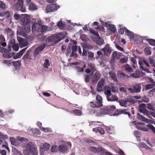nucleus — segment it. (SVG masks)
<instances>
[{"mask_svg": "<svg viewBox=\"0 0 155 155\" xmlns=\"http://www.w3.org/2000/svg\"><path fill=\"white\" fill-rule=\"evenodd\" d=\"M24 17L21 19L22 24L24 25V29L21 30L20 34L24 37L27 35V33L30 31V26L28 24L30 22V18L28 15L25 14Z\"/></svg>", "mask_w": 155, "mask_h": 155, "instance_id": "1", "label": "nucleus"}, {"mask_svg": "<svg viewBox=\"0 0 155 155\" xmlns=\"http://www.w3.org/2000/svg\"><path fill=\"white\" fill-rule=\"evenodd\" d=\"M66 36V33L64 32H62L48 37L46 40L45 41L47 43H57L65 38Z\"/></svg>", "mask_w": 155, "mask_h": 155, "instance_id": "2", "label": "nucleus"}, {"mask_svg": "<svg viewBox=\"0 0 155 155\" xmlns=\"http://www.w3.org/2000/svg\"><path fill=\"white\" fill-rule=\"evenodd\" d=\"M24 155H37L38 151L35 146L32 142H29L25 146V149L23 151Z\"/></svg>", "mask_w": 155, "mask_h": 155, "instance_id": "3", "label": "nucleus"}, {"mask_svg": "<svg viewBox=\"0 0 155 155\" xmlns=\"http://www.w3.org/2000/svg\"><path fill=\"white\" fill-rule=\"evenodd\" d=\"M48 28L46 25H41L37 23H34L32 25V32L37 31L38 32L40 31L42 33H44L47 31Z\"/></svg>", "mask_w": 155, "mask_h": 155, "instance_id": "4", "label": "nucleus"}, {"mask_svg": "<svg viewBox=\"0 0 155 155\" xmlns=\"http://www.w3.org/2000/svg\"><path fill=\"white\" fill-rule=\"evenodd\" d=\"M105 79L101 78L98 82L97 85V90L98 92H101L104 91L105 87Z\"/></svg>", "mask_w": 155, "mask_h": 155, "instance_id": "5", "label": "nucleus"}, {"mask_svg": "<svg viewBox=\"0 0 155 155\" xmlns=\"http://www.w3.org/2000/svg\"><path fill=\"white\" fill-rule=\"evenodd\" d=\"M139 64L140 65V67L141 70L143 71H146L147 72H149V69L145 67V66L148 67H150V65L148 61L145 60H144L143 61H140L139 62Z\"/></svg>", "mask_w": 155, "mask_h": 155, "instance_id": "6", "label": "nucleus"}, {"mask_svg": "<svg viewBox=\"0 0 155 155\" xmlns=\"http://www.w3.org/2000/svg\"><path fill=\"white\" fill-rule=\"evenodd\" d=\"M141 89L140 84H136L133 86V88H129L128 90L132 93H139Z\"/></svg>", "mask_w": 155, "mask_h": 155, "instance_id": "7", "label": "nucleus"}, {"mask_svg": "<svg viewBox=\"0 0 155 155\" xmlns=\"http://www.w3.org/2000/svg\"><path fill=\"white\" fill-rule=\"evenodd\" d=\"M12 48V46L10 41L8 46V49L7 52H5L3 54V56L4 57L9 58L12 57L13 55L12 54L9 53V51H11Z\"/></svg>", "mask_w": 155, "mask_h": 155, "instance_id": "8", "label": "nucleus"}, {"mask_svg": "<svg viewBox=\"0 0 155 155\" xmlns=\"http://www.w3.org/2000/svg\"><path fill=\"white\" fill-rule=\"evenodd\" d=\"M101 51L104 52V55L107 56L110 55L111 52L110 47L108 44L106 45L104 48L101 49Z\"/></svg>", "mask_w": 155, "mask_h": 155, "instance_id": "9", "label": "nucleus"}, {"mask_svg": "<svg viewBox=\"0 0 155 155\" xmlns=\"http://www.w3.org/2000/svg\"><path fill=\"white\" fill-rule=\"evenodd\" d=\"M101 77V74L98 72H96L93 74L91 78V80L92 82H97Z\"/></svg>", "mask_w": 155, "mask_h": 155, "instance_id": "10", "label": "nucleus"}, {"mask_svg": "<svg viewBox=\"0 0 155 155\" xmlns=\"http://www.w3.org/2000/svg\"><path fill=\"white\" fill-rule=\"evenodd\" d=\"M56 5L55 4H51L48 5L46 8V11L48 12H53L57 10Z\"/></svg>", "mask_w": 155, "mask_h": 155, "instance_id": "11", "label": "nucleus"}, {"mask_svg": "<svg viewBox=\"0 0 155 155\" xmlns=\"http://www.w3.org/2000/svg\"><path fill=\"white\" fill-rule=\"evenodd\" d=\"M45 44H44L42 45L39 46L34 51V54L36 55L39 54V52L42 51L45 46Z\"/></svg>", "mask_w": 155, "mask_h": 155, "instance_id": "12", "label": "nucleus"}, {"mask_svg": "<svg viewBox=\"0 0 155 155\" xmlns=\"http://www.w3.org/2000/svg\"><path fill=\"white\" fill-rule=\"evenodd\" d=\"M27 49V48H26L21 50L18 53L15 55L13 57V58L15 59L20 58Z\"/></svg>", "mask_w": 155, "mask_h": 155, "instance_id": "13", "label": "nucleus"}, {"mask_svg": "<svg viewBox=\"0 0 155 155\" xmlns=\"http://www.w3.org/2000/svg\"><path fill=\"white\" fill-rule=\"evenodd\" d=\"M91 113V114H95V116L97 117H100L102 114L101 112V111L99 109H92L90 111Z\"/></svg>", "mask_w": 155, "mask_h": 155, "instance_id": "14", "label": "nucleus"}, {"mask_svg": "<svg viewBox=\"0 0 155 155\" xmlns=\"http://www.w3.org/2000/svg\"><path fill=\"white\" fill-rule=\"evenodd\" d=\"M131 102V101L129 99H127V100L121 99L119 101V103L120 106L124 107H126L125 105L127 102Z\"/></svg>", "mask_w": 155, "mask_h": 155, "instance_id": "15", "label": "nucleus"}, {"mask_svg": "<svg viewBox=\"0 0 155 155\" xmlns=\"http://www.w3.org/2000/svg\"><path fill=\"white\" fill-rule=\"evenodd\" d=\"M90 106L92 108H100L102 106L100 104V103H98L97 102H91L89 103Z\"/></svg>", "mask_w": 155, "mask_h": 155, "instance_id": "16", "label": "nucleus"}, {"mask_svg": "<svg viewBox=\"0 0 155 155\" xmlns=\"http://www.w3.org/2000/svg\"><path fill=\"white\" fill-rule=\"evenodd\" d=\"M137 117L138 119L140 120L145 122L147 123H148L149 122V120L145 118L144 117L141 115L140 114H137Z\"/></svg>", "mask_w": 155, "mask_h": 155, "instance_id": "17", "label": "nucleus"}, {"mask_svg": "<svg viewBox=\"0 0 155 155\" xmlns=\"http://www.w3.org/2000/svg\"><path fill=\"white\" fill-rule=\"evenodd\" d=\"M99 110L101 111L102 114H109L110 113V110L108 107L100 108Z\"/></svg>", "mask_w": 155, "mask_h": 155, "instance_id": "18", "label": "nucleus"}, {"mask_svg": "<svg viewBox=\"0 0 155 155\" xmlns=\"http://www.w3.org/2000/svg\"><path fill=\"white\" fill-rule=\"evenodd\" d=\"M29 4V9L31 11H34L38 9L37 6L34 3L31 2Z\"/></svg>", "mask_w": 155, "mask_h": 155, "instance_id": "19", "label": "nucleus"}, {"mask_svg": "<svg viewBox=\"0 0 155 155\" xmlns=\"http://www.w3.org/2000/svg\"><path fill=\"white\" fill-rule=\"evenodd\" d=\"M10 42L12 46V48L13 50L15 51H18L19 47L18 45L15 43V41L14 40H12L10 41Z\"/></svg>", "mask_w": 155, "mask_h": 155, "instance_id": "20", "label": "nucleus"}, {"mask_svg": "<svg viewBox=\"0 0 155 155\" xmlns=\"http://www.w3.org/2000/svg\"><path fill=\"white\" fill-rule=\"evenodd\" d=\"M146 106L144 104H143L140 105L139 107V112L140 113H143L147 110L146 109Z\"/></svg>", "mask_w": 155, "mask_h": 155, "instance_id": "21", "label": "nucleus"}, {"mask_svg": "<svg viewBox=\"0 0 155 155\" xmlns=\"http://www.w3.org/2000/svg\"><path fill=\"white\" fill-rule=\"evenodd\" d=\"M68 147L67 146L64 145H60L58 147V149L59 151L62 152L66 151Z\"/></svg>", "mask_w": 155, "mask_h": 155, "instance_id": "22", "label": "nucleus"}, {"mask_svg": "<svg viewBox=\"0 0 155 155\" xmlns=\"http://www.w3.org/2000/svg\"><path fill=\"white\" fill-rule=\"evenodd\" d=\"M105 24H107V27H109V29L112 32L114 33L116 31V29L115 26L113 25H110L108 24L106 22H105Z\"/></svg>", "mask_w": 155, "mask_h": 155, "instance_id": "23", "label": "nucleus"}, {"mask_svg": "<svg viewBox=\"0 0 155 155\" xmlns=\"http://www.w3.org/2000/svg\"><path fill=\"white\" fill-rule=\"evenodd\" d=\"M71 113L76 116H80L81 114V111L78 109H75L71 111Z\"/></svg>", "mask_w": 155, "mask_h": 155, "instance_id": "24", "label": "nucleus"}, {"mask_svg": "<svg viewBox=\"0 0 155 155\" xmlns=\"http://www.w3.org/2000/svg\"><path fill=\"white\" fill-rule=\"evenodd\" d=\"M153 80L151 79V81L153 83V84H149L146 85L145 86V90H148L152 88H153V85H155V82H153Z\"/></svg>", "mask_w": 155, "mask_h": 155, "instance_id": "25", "label": "nucleus"}, {"mask_svg": "<svg viewBox=\"0 0 155 155\" xmlns=\"http://www.w3.org/2000/svg\"><path fill=\"white\" fill-rule=\"evenodd\" d=\"M107 100L108 101H117L118 98L116 95H112L111 97H108Z\"/></svg>", "mask_w": 155, "mask_h": 155, "instance_id": "26", "label": "nucleus"}, {"mask_svg": "<svg viewBox=\"0 0 155 155\" xmlns=\"http://www.w3.org/2000/svg\"><path fill=\"white\" fill-rule=\"evenodd\" d=\"M23 3H22V4L20 5V6H19V7H18V8H17L16 6H13L17 10H18L20 8V10L22 12H25V10L26 8H25V6L23 5Z\"/></svg>", "mask_w": 155, "mask_h": 155, "instance_id": "27", "label": "nucleus"}, {"mask_svg": "<svg viewBox=\"0 0 155 155\" xmlns=\"http://www.w3.org/2000/svg\"><path fill=\"white\" fill-rule=\"evenodd\" d=\"M50 145L47 143H45L43 144V147L41 148L42 150H47L49 148Z\"/></svg>", "mask_w": 155, "mask_h": 155, "instance_id": "28", "label": "nucleus"}, {"mask_svg": "<svg viewBox=\"0 0 155 155\" xmlns=\"http://www.w3.org/2000/svg\"><path fill=\"white\" fill-rule=\"evenodd\" d=\"M5 33L9 36H12L14 34L13 31L9 28H7L5 29Z\"/></svg>", "mask_w": 155, "mask_h": 155, "instance_id": "29", "label": "nucleus"}, {"mask_svg": "<svg viewBox=\"0 0 155 155\" xmlns=\"http://www.w3.org/2000/svg\"><path fill=\"white\" fill-rule=\"evenodd\" d=\"M124 28L125 29V34L126 35L130 37H134L133 33L130 31L126 28Z\"/></svg>", "mask_w": 155, "mask_h": 155, "instance_id": "30", "label": "nucleus"}, {"mask_svg": "<svg viewBox=\"0 0 155 155\" xmlns=\"http://www.w3.org/2000/svg\"><path fill=\"white\" fill-rule=\"evenodd\" d=\"M10 140L11 143V144L14 145L18 146L19 144L16 140L13 137H10Z\"/></svg>", "mask_w": 155, "mask_h": 155, "instance_id": "31", "label": "nucleus"}, {"mask_svg": "<svg viewBox=\"0 0 155 155\" xmlns=\"http://www.w3.org/2000/svg\"><path fill=\"white\" fill-rule=\"evenodd\" d=\"M110 77L112 79L115 81H117V79L116 77V74L113 72L110 71L109 73Z\"/></svg>", "mask_w": 155, "mask_h": 155, "instance_id": "32", "label": "nucleus"}, {"mask_svg": "<svg viewBox=\"0 0 155 155\" xmlns=\"http://www.w3.org/2000/svg\"><path fill=\"white\" fill-rule=\"evenodd\" d=\"M50 62L49 60L48 59L45 60L43 66L45 68H48L50 65Z\"/></svg>", "mask_w": 155, "mask_h": 155, "instance_id": "33", "label": "nucleus"}, {"mask_svg": "<svg viewBox=\"0 0 155 155\" xmlns=\"http://www.w3.org/2000/svg\"><path fill=\"white\" fill-rule=\"evenodd\" d=\"M89 68L90 69L92 72L96 71L95 65L91 63L88 64Z\"/></svg>", "mask_w": 155, "mask_h": 155, "instance_id": "34", "label": "nucleus"}, {"mask_svg": "<svg viewBox=\"0 0 155 155\" xmlns=\"http://www.w3.org/2000/svg\"><path fill=\"white\" fill-rule=\"evenodd\" d=\"M38 39L41 41H44L46 39V36L43 34H39L37 36Z\"/></svg>", "mask_w": 155, "mask_h": 155, "instance_id": "35", "label": "nucleus"}, {"mask_svg": "<svg viewBox=\"0 0 155 155\" xmlns=\"http://www.w3.org/2000/svg\"><path fill=\"white\" fill-rule=\"evenodd\" d=\"M147 108L150 110L153 111L155 110V107L153 104L149 103L147 105Z\"/></svg>", "mask_w": 155, "mask_h": 155, "instance_id": "36", "label": "nucleus"}, {"mask_svg": "<svg viewBox=\"0 0 155 155\" xmlns=\"http://www.w3.org/2000/svg\"><path fill=\"white\" fill-rule=\"evenodd\" d=\"M125 69L126 71L128 72H132L133 71V70L131 66H130L129 65L127 64L125 65Z\"/></svg>", "mask_w": 155, "mask_h": 155, "instance_id": "37", "label": "nucleus"}, {"mask_svg": "<svg viewBox=\"0 0 155 155\" xmlns=\"http://www.w3.org/2000/svg\"><path fill=\"white\" fill-rule=\"evenodd\" d=\"M118 74L120 78H127L128 77V76L124 74L121 71H119L118 72Z\"/></svg>", "mask_w": 155, "mask_h": 155, "instance_id": "38", "label": "nucleus"}, {"mask_svg": "<svg viewBox=\"0 0 155 155\" xmlns=\"http://www.w3.org/2000/svg\"><path fill=\"white\" fill-rule=\"evenodd\" d=\"M96 98L97 101L98 102H97L98 103H100L101 104H100L102 106V99L101 97L99 95H97L96 96Z\"/></svg>", "mask_w": 155, "mask_h": 155, "instance_id": "39", "label": "nucleus"}, {"mask_svg": "<svg viewBox=\"0 0 155 155\" xmlns=\"http://www.w3.org/2000/svg\"><path fill=\"white\" fill-rule=\"evenodd\" d=\"M147 41L150 45L155 46V40L152 39H147Z\"/></svg>", "mask_w": 155, "mask_h": 155, "instance_id": "40", "label": "nucleus"}, {"mask_svg": "<svg viewBox=\"0 0 155 155\" xmlns=\"http://www.w3.org/2000/svg\"><path fill=\"white\" fill-rule=\"evenodd\" d=\"M151 111H149L148 110H145V111L144 112V113H143V114L146 115L149 118L152 119V117H151Z\"/></svg>", "mask_w": 155, "mask_h": 155, "instance_id": "41", "label": "nucleus"}, {"mask_svg": "<svg viewBox=\"0 0 155 155\" xmlns=\"http://www.w3.org/2000/svg\"><path fill=\"white\" fill-rule=\"evenodd\" d=\"M105 152V150L101 147H99L97 148V153H104Z\"/></svg>", "mask_w": 155, "mask_h": 155, "instance_id": "42", "label": "nucleus"}, {"mask_svg": "<svg viewBox=\"0 0 155 155\" xmlns=\"http://www.w3.org/2000/svg\"><path fill=\"white\" fill-rule=\"evenodd\" d=\"M3 16H5L7 18H8L11 16L9 12H3Z\"/></svg>", "mask_w": 155, "mask_h": 155, "instance_id": "43", "label": "nucleus"}, {"mask_svg": "<svg viewBox=\"0 0 155 155\" xmlns=\"http://www.w3.org/2000/svg\"><path fill=\"white\" fill-rule=\"evenodd\" d=\"M144 52L145 54L147 55H150L151 53V51L149 48H145Z\"/></svg>", "mask_w": 155, "mask_h": 155, "instance_id": "44", "label": "nucleus"}, {"mask_svg": "<svg viewBox=\"0 0 155 155\" xmlns=\"http://www.w3.org/2000/svg\"><path fill=\"white\" fill-rule=\"evenodd\" d=\"M12 64L15 66H19L21 65V61L18 60L16 61H14L12 62Z\"/></svg>", "mask_w": 155, "mask_h": 155, "instance_id": "45", "label": "nucleus"}, {"mask_svg": "<svg viewBox=\"0 0 155 155\" xmlns=\"http://www.w3.org/2000/svg\"><path fill=\"white\" fill-rule=\"evenodd\" d=\"M57 25L60 29H62L65 27V24L61 21L58 22Z\"/></svg>", "mask_w": 155, "mask_h": 155, "instance_id": "46", "label": "nucleus"}, {"mask_svg": "<svg viewBox=\"0 0 155 155\" xmlns=\"http://www.w3.org/2000/svg\"><path fill=\"white\" fill-rule=\"evenodd\" d=\"M90 31L91 33L93 34L94 35L98 37H100L98 32L97 31H96L93 29H91L90 30Z\"/></svg>", "mask_w": 155, "mask_h": 155, "instance_id": "47", "label": "nucleus"}, {"mask_svg": "<svg viewBox=\"0 0 155 155\" xmlns=\"http://www.w3.org/2000/svg\"><path fill=\"white\" fill-rule=\"evenodd\" d=\"M98 38H99L97 39L96 40V44L97 45H101L103 44L104 40L101 39L100 37Z\"/></svg>", "mask_w": 155, "mask_h": 155, "instance_id": "48", "label": "nucleus"}, {"mask_svg": "<svg viewBox=\"0 0 155 155\" xmlns=\"http://www.w3.org/2000/svg\"><path fill=\"white\" fill-rule=\"evenodd\" d=\"M17 140L21 142H28V141L27 139H25L24 137H19L18 138Z\"/></svg>", "mask_w": 155, "mask_h": 155, "instance_id": "49", "label": "nucleus"}, {"mask_svg": "<svg viewBox=\"0 0 155 155\" xmlns=\"http://www.w3.org/2000/svg\"><path fill=\"white\" fill-rule=\"evenodd\" d=\"M105 93L107 96V98L108 97H110L111 95V91L110 90L108 89L105 91Z\"/></svg>", "mask_w": 155, "mask_h": 155, "instance_id": "50", "label": "nucleus"}, {"mask_svg": "<svg viewBox=\"0 0 155 155\" xmlns=\"http://www.w3.org/2000/svg\"><path fill=\"white\" fill-rule=\"evenodd\" d=\"M149 60L150 64H151L152 66H153L154 64H155V60L153 59V58H152L151 57H149Z\"/></svg>", "mask_w": 155, "mask_h": 155, "instance_id": "51", "label": "nucleus"}, {"mask_svg": "<svg viewBox=\"0 0 155 155\" xmlns=\"http://www.w3.org/2000/svg\"><path fill=\"white\" fill-rule=\"evenodd\" d=\"M86 142L87 143L91 144H94L96 143V142L91 139H87L86 140Z\"/></svg>", "mask_w": 155, "mask_h": 155, "instance_id": "52", "label": "nucleus"}, {"mask_svg": "<svg viewBox=\"0 0 155 155\" xmlns=\"http://www.w3.org/2000/svg\"><path fill=\"white\" fill-rule=\"evenodd\" d=\"M122 111L121 110L117 109L115 111L114 114L115 115H118L119 114H122Z\"/></svg>", "mask_w": 155, "mask_h": 155, "instance_id": "53", "label": "nucleus"}, {"mask_svg": "<svg viewBox=\"0 0 155 155\" xmlns=\"http://www.w3.org/2000/svg\"><path fill=\"white\" fill-rule=\"evenodd\" d=\"M148 127L152 130V131L155 134V127L151 124H149L148 125Z\"/></svg>", "mask_w": 155, "mask_h": 155, "instance_id": "54", "label": "nucleus"}, {"mask_svg": "<svg viewBox=\"0 0 155 155\" xmlns=\"http://www.w3.org/2000/svg\"><path fill=\"white\" fill-rule=\"evenodd\" d=\"M57 146L55 145L52 146L51 149V152H56L57 151Z\"/></svg>", "mask_w": 155, "mask_h": 155, "instance_id": "55", "label": "nucleus"}, {"mask_svg": "<svg viewBox=\"0 0 155 155\" xmlns=\"http://www.w3.org/2000/svg\"><path fill=\"white\" fill-rule=\"evenodd\" d=\"M126 110H127L126 109L122 110V111H123L122 112V114H127L128 115L129 117H130L131 116V114L130 113L128 112Z\"/></svg>", "mask_w": 155, "mask_h": 155, "instance_id": "56", "label": "nucleus"}, {"mask_svg": "<svg viewBox=\"0 0 155 155\" xmlns=\"http://www.w3.org/2000/svg\"><path fill=\"white\" fill-rule=\"evenodd\" d=\"M110 110V113L112 111H114L116 109V107L114 105H111L109 107H108Z\"/></svg>", "mask_w": 155, "mask_h": 155, "instance_id": "57", "label": "nucleus"}, {"mask_svg": "<svg viewBox=\"0 0 155 155\" xmlns=\"http://www.w3.org/2000/svg\"><path fill=\"white\" fill-rule=\"evenodd\" d=\"M142 102H148L149 101V99L146 96L143 97L142 99Z\"/></svg>", "mask_w": 155, "mask_h": 155, "instance_id": "58", "label": "nucleus"}, {"mask_svg": "<svg viewBox=\"0 0 155 155\" xmlns=\"http://www.w3.org/2000/svg\"><path fill=\"white\" fill-rule=\"evenodd\" d=\"M76 70L78 72H83L84 71L83 68L80 67L79 66H77L75 68Z\"/></svg>", "mask_w": 155, "mask_h": 155, "instance_id": "59", "label": "nucleus"}, {"mask_svg": "<svg viewBox=\"0 0 155 155\" xmlns=\"http://www.w3.org/2000/svg\"><path fill=\"white\" fill-rule=\"evenodd\" d=\"M90 150L94 153H97V148L94 147H90Z\"/></svg>", "mask_w": 155, "mask_h": 155, "instance_id": "60", "label": "nucleus"}, {"mask_svg": "<svg viewBox=\"0 0 155 155\" xmlns=\"http://www.w3.org/2000/svg\"><path fill=\"white\" fill-rule=\"evenodd\" d=\"M125 27H122L120 28L118 32L119 34H123L124 33V31H125V29L124 28Z\"/></svg>", "mask_w": 155, "mask_h": 155, "instance_id": "61", "label": "nucleus"}, {"mask_svg": "<svg viewBox=\"0 0 155 155\" xmlns=\"http://www.w3.org/2000/svg\"><path fill=\"white\" fill-rule=\"evenodd\" d=\"M8 137L7 135H4L2 134V132L0 134V139H7Z\"/></svg>", "mask_w": 155, "mask_h": 155, "instance_id": "62", "label": "nucleus"}, {"mask_svg": "<svg viewBox=\"0 0 155 155\" xmlns=\"http://www.w3.org/2000/svg\"><path fill=\"white\" fill-rule=\"evenodd\" d=\"M0 7L3 9L5 8L6 7L5 4L1 1H0Z\"/></svg>", "mask_w": 155, "mask_h": 155, "instance_id": "63", "label": "nucleus"}, {"mask_svg": "<svg viewBox=\"0 0 155 155\" xmlns=\"http://www.w3.org/2000/svg\"><path fill=\"white\" fill-rule=\"evenodd\" d=\"M98 132L101 134H103L105 133V131L104 129L100 127H99Z\"/></svg>", "mask_w": 155, "mask_h": 155, "instance_id": "64", "label": "nucleus"}]
</instances>
